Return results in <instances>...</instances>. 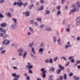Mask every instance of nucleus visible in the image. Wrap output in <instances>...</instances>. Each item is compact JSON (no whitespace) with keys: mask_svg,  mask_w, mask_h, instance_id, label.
<instances>
[{"mask_svg":"<svg viewBox=\"0 0 80 80\" xmlns=\"http://www.w3.org/2000/svg\"><path fill=\"white\" fill-rule=\"evenodd\" d=\"M28 65H27L26 66L27 69H29V73H33V72L30 69H32L33 68V65H30V62L28 63Z\"/></svg>","mask_w":80,"mask_h":80,"instance_id":"f257e3e1","label":"nucleus"},{"mask_svg":"<svg viewBox=\"0 0 80 80\" xmlns=\"http://www.w3.org/2000/svg\"><path fill=\"white\" fill-rule=\"evenodd\" d=\"M40 71L43 72L41 74V75L42 76L43 78H45V77H46V74H45L46 71L45 70V68H41Z\"/></svg>","mask_w":80,"mask_h":80,"instance_id":"f03ea898","label":"nucleus"},{"mask_svg":"<svg viewBox=\"0 0 80 80\" xmlns=\"http://www.w3.org/2000/svg\"><path fill=\"white\" fill-rule=\"evenodd\" d=\"M10 43V41L8 40L5 39L2 42V44L5 45H8Z\"/></svg>","mask_w":80,"mask_h":80,"instance_id":"7ed1b4c3","label":"nucleus"},{"mask_svg":"<svg viewBox=\"0 0 80 80\" xmlns=\"http://www.w3.org/2000/svg\"><path fill=\"white\" fill-rule=\"evenodd\" d=\"M45 30L46 31H48V32H50L52 30V28L50 27H47L45 28Z\"/></svg>","mask_w":80,"mask_h":80,"instance_id":"20e7f679","label":"nucleus"},{"mask_svg":"<svg viewBox=\"0 0 80 80\" xmlns=\"http://www.w3.org/2000/svg\"><path fill=\"white\" fill-rule=\"evenodd\" d=\"M30 11H27V12H25V16L26 17H28L30 16Z\"/></svg>","mask_w":80,"mask_h":80,"instance_id":"39448f33","label":"nucleus"},{"mask_svg":"<svg viewBox=\"0 0 80 80\" xmlns=\"http://www.w3.org/2000/svg\"><path fill=\"white\" fill-rule=\"evenodd\" d=\"M27 51H26L24 52L23 55V59L25 58L26 57V56H27Z\"/></svg>","mask_w":80,"mask_h":80,"instance_id":"423d86ee","label":"nucleus"},{"mask_svg":"<svg viewBox=\"0 0 80 80\" xmlns=\"http://www.w3.org/2000/svg\"><path fill=\"white\" fill-rule=\"evenodd\" d=\"M21 76L20 75H18L16 76V78H14L13 79V80H18V78H20Z\"/></svg>","mask_w":80,"mask_h":80,"instance_id":"0eeeda50","label":"nucleus"},{"mask_svg":"<svg viewBox=\"0 0 80 80\" xmlns=\"http://www.w3.org/2000/svg\"><path fill=\"white\" fill-rule=\"evenodd\" d=\"M76 7H78V8H80V1H78L76 3Z\"/></svg>","mask_w":80,"mask_h":80,"instance_id":"6e6552de","label":"nucleus"},{"mask_svg":"<svg viewBox=\"0 0 80 80\" xmlns=\"http://www.w3.org/2000/svg\"><path fill=\"white\" fill-rule=\"evenodd\" d=\"M61 60H63L64 61H67V58H66L64 56H62L61 58Z\"/></svg>","mask_w":80,"mask_h":80,"instance_id":"1a4fd4ad","label":"nucleus"},{"mask_svg":"<svg viewBox=\"0 0 80 80\" xmlns=\"http://www.w3.org/2000/svg\"><path fill=\"white\" fill-rule=\"evenodd\" d=\"M15 24H12L10 26V27L11 28H12L13 30H15Z\"/></svg>","mask_w":80,"mask_h":80,"instance_id":"9d476101","label":"nucleus"},{"mask_svg":"<svg viewBox=\"0 0 80 80\" xmlns=\"http://www.w3.org/2000/svg\"><path fill=\"white\" fill-rule=\"evenodd\" d=\"M17 5L19 7H21L23 5V2H17Z\"/></svg>","mask_w":80,"mask_h":80,"instance_id":"9b49d317","label":"nucleus"},{"mask_svg":"<svg viewBox=\"0 0 80 80\" xmlns=\"http://www.w3.org/2000/svg\"><path fill=\"white\" fill-rule=\"evenodd\" d=\"M59 67L61 69V70H63L64 69H65V67H63L61 65H59Z\"/></svg>","mask_w":80,"mask_h":80,"instance_id":"f8f14e48","label":"nucleus"},{"mask_svg":"<svg viewBox=\"0 0 80 80\" xmlns=\"http://www.w3.org/2000/svg\"><path fill=\"white\" fill-rule=\"evenodd\" d=\"M52 38L53 40V42L55 43L57 42V37H53Z\"/></svg>","mask_w":80,"mask_h":80,"instance_id":"ddd939ff","label":"nucleus"},{"mask_svg":"<svg viewBox=\"0 0 80 80\" xmlns=\"http://www.w3.org/2000/svg\"><path fill=\"white\" fill-rule=\"evenodd\" d=\"M12 20L13 22H14L15 24L17 23V19L15 18H12Z\"/></svg>","mask_w":80,"mask_h":80,"instance_id":"4468645a","label":"nucleus"},{"mask_svg":"<svg viewBox=\"0 0 80 80\" xmlns=\"http://www.w3.org/2000/svg\"><path fill=\"white\" fill-rule=\"evenodd\" d=\"M73 78L74 80H79V77H77L76 76H74L73 77Z\"/></svg>","mask_w":80,"mask_h":80,"instance_id":"2eb2a0df","label":"nucleus"},{"mask_svg":"<svg viewBox=\"0 0 80 80\" xmlns=\"http://www.w3.org/2000/svg\"><path fill=\"white\" fill-rule=\"evenodd\" d=\"M43 48H40L38 50V52L40 53L41 52H43Z\"/></svg>","mask_w":80,"mask_h":80,"instance_id":"dca6fc26","label":"nucleus"},{"mask_svg":"<svg viewBox=\"0 0 80 80\" xmlns=\"http://www.w3.org/2000/svg\"><path fill=\"white\" fill-rule=\"evenodd\" d=\"M7 25V24L5 23H3L1 24V26L2 27H5Z\"/></svg>","mask_w":80,"mask_h":80,"instance_id":"f3484780","label":"nucleus"},{"mask_svg":"<svg viewBox=\"0 0 80 80\" xmlns=\"http://www.w3.org/2000/svg\"><path fill=\"white\" fill-rule=\"evenodd\" d=\"M29 30L31 32H33V29L32 28V27H29Z\"/></svg>","mask_w":80,"mask_h":80,"instance_id":"a211bd4d","label":"nucleus"},{"mask_svg":"<svg viewBox=\"0 0 80 80\" xmlns=\"http://www.w3.org/2000/svg\"><path fill=\"white\" fill-rule=\"evenodd\" d=\"M50 12L49 10H46V11H45V15H48V14H50Z\"/></svg>","mask_w":80,"mask_h":80,"instance_id":"6ab92c4d","label":"nucleus"},{"mask_svg":"<svg viewBox=\"0 0 80 80\" xmlns=\"http://www.w3.org/2000/svg\"><path fill=\"white\" fill-rule=\"evenodd\" d=\"M18 52H20L21 53H23V49L22 48L18 50Z\"/></svg>","mask_w":80,"mask_h":80,"instance_id":"aec40b11","label":"nucleus"},{"mask_svg":"<svg viewBox=\"0 0 80 80\" xmlns=\"http://www.w3.org/2000/svg\"><path fill=\"white\" fill-rule=\"evenodd\" d=\"M34 7V4H32L31 5H30L29 6L28 8H29V9H32V7Z\"/></svg>","mask_w":80,"mask_h":80,"instance_id":"412c9836","label":"nucleus"},{"mask_svg":"<svg viewBox=\"0 0 80 80\" xmlns=\"http://www.w3.org/2000/svg\"><path fill=\"white\" fill-rule=\"evenodd\" d=\"M31 51L33 53V54H35V49H34V48H32L31 49Z\"/></svg>","mask_w":80,"mask_h":80,"instance_id":"4be33fe9","label":"nucleus"},{"mask_svg":"<svg viewBox=\"0 0 80 80\" xmlns=\"http://www.w3.org/2000/svg\"><path fill=\"white\" fill-rule=\"evenodd\" d=\"M61 14V12L60 11H58L57 12V17H59V15Z\"/></svg>","mask_w":80,"mask_h":80,"instance_id":"5701e85b","label":"nucleus"},{"mask_svg":"<svg viewBox=\"0 0 80 80\" xmlns=\"http://www.w3.org/2000/svg\"><path fill=\"white\" fill-rule=\"evenodd\" d=\"M75 10L74 9H72L70 11V14L72 15V14H73L74 12H75Z\"/></svg>","mask_w":80,"mask_h":80,"instance_id":"b1692460","label":"nucleus"},{"mask_svg":"<svg viewBox=\"0 0 80 80\" xmlns=\"http://www.w3.org/2000/svg\"><path fill=\"white\" fill-rule=\"evenodd\" d=\"M68 47H70V45H66L65 47V48L66 49H68Z\"/></svg>","mask_w":80,"mask_h":80,"instance_id":"393cba45","label":"nucleus"},{"mask_svg":"<svg viewBox=\"0 0 80 80\" xmlns=\"http://www.w3.org/2000/svg\"><path fill=\"white\" fill-rule=\"evenodd\" d=\"M76 25H80V21L76 20Z\"/></svg>","mask_w":80,"mask_h":80,"instance_id":"a878e982","label":"nucleus"},{"mask_svg":"<svg viewBox=\"0 0 80 80\" xmlns=\"http://www.w3.org/2000/svg\"><path fill=\"white\" fill-rule=\"evenodd\" d=\"M67 75L66 74H65L64 75V80H67Z\"/></svg>","mask_w":80,"mask_h":80,"instance_id":"bb28decb","label":"nucleus"},{"mask_svg":"<svg viewBox=\"0 0 80 80\" xmlns=\"http://www.w3.org/2000/svg\"><path fill=\"white\" fill-rule=\"evenodd\" d=\"M58 44L59 45H62V43H61V42H60V39H59L58 40Z\"/></svg>","mask_w":80,"mask_h":80,"instance_id":"cd10ccee","label":"nucleus"},{"mask_svg":"<svg viewBox=\"0 0 80 80\" xmlns=\"http://www.w3.org/2000/svg\"><path fill=\"white\" fill-rule=\"evenodd\" d=\"M33 44H34V42H32L31 43L29 44V45L30 47H32L33 45Z\"/></svg>","mask_w":80,"mask_h":80,"instance_id":"c85d7f7f","label":"nucleus"},{"mask_svg":"<svg viewBox=\"0 0 80 80\" xmlns=\"http://www.w3.org/2000/svg\"><path fill=\"white\" fill-rule=\"evenodd\" d=\"M74 58V57L73 56H71L70 57L68 58V60H72L73 59V58Z\"/></svg>","mask_w":80,"mask_h":80,"instance_id":"c756f323","label":"nucleus"},{"mask_svg":"<svg viewBox=\"0 0 80 80\" xmlns=\"http://www.w3.org/2000/svg\"><path fill=\"white\" fill-rule=\"evenodd\" d=\"M61 72V69H58L57 70V73L58 74H60Z\"/></svg>","mask_w":80,"mask_h":80,"instance_id":"7c9ffc66","label":"nucleus"},{"mask_svg":"<svg viewBox=\"0 0 80 80\" xmlns=\"http://www.w3.org/2000/svg\"><path fill=\"white\" fill-rule=\"evenodd\" d=\"M6 52V51L5 50H4L1 51V53L2 54H5V52Z\"/></svg>","mask_w":80,"mask_h":80,"instance_id":"2f4dec72","label":"nucleus"},{"mask_svg":"<svg viewBox=\"0 0 80 80\" xmlns=\"http://www.w3.org/2000/svg\"><path fill=\"white\" fill-rule=\"evenodd\" d=\"M71 7H72V8L73 9V10H74L75 9V8H76L75 7V5L74 4L72 5V6H71Z\"/></svg>","mask_w":80,"mask_h":80,"instance_id":"473e14b6","label":"nucleus"},{"mask_svg":"<svg viewBox=\"0 0 80 80\" xmlns=\"http://www.w3.org/2000/svg\"><path fill=\"white\" fill-rule=\"evenodd\" d=\"M44 45H45V44H44L43 42H42L40 45V47H43L44 46Z\"/></svg>","mask_w":80,"mask_h":80,"instance_id":"72a5a7b5","label":"nucleus"},{"mask_svg":"<svg viewBox=\"0 0 80 80\" xmlns=\"http://www.w3.org/2000/svg\"><path fill=\"white\" fill-rule=\"evenodd\" d=\"M43 10V6H42L41 7L39 10L41 11V10Z\"/></svg>","mask_w":80,"mask_h":80,"instance_id":"f704fd0d","label":"nucleus"},{"mask_svg":"<svg viewBox=\"0 0 80 80\" xmlns=\"http://www.w3.org/2000/svg\"><path fill=\"white\" fill-rule=\"evenodd\" d=\"M44 27H45L44 24H41L40 25V27L41 28H43Z\"/></svg>","mask_w":80,"mask_h":80,"instance_id":"c9c22d12","label":"nucleus"},{"mask_svg":"<svg viewBox=\"0 0 80 80\" xmlns=\"http://www.w3.org/2000/svg\"><path fill=\"white\" fill-rule=\"evenodd\" d=\"M38 22H41L42 21V19L41 18H38L37 19Z\"/></svg>","mask_w":80,"mask_h":80,"instance_id":"e433bc0d","label":"nucleus"},{"mask_svg":"<svg viewBox=\"0 0 80 80\" xmlns=\"http://www.w3.org/2000/svg\"><path fill=\"white\" fill-rule=\"evenodd\" d=\"M49 62H50L51 63H53V60L52 59V58H50L49 61Z\"/></svg>","mask_w":80,"mask_h":80,"instance_id":"4c0bfd02","label":"nucleus"},{"mask_svg":"<svg viewBox=\"0 0 80 80\" xmlns=\"http://www.w3.org/2000/svg\"><path fill=\"white\" fill-rule=\"evenodd\" d=\"M12 76L14 77H16L17 74L16 73H13L12 74Z\"/></svg>","mask_w":80,"mask_h":80,"instance_id":"58836bf2","label":"nucleus"},{"mask_svg":"<svg viewBox=\"0 0 80 80\" xmlns=\"http://www.w3.org/2000/svg\"><path fill=\"white\" fill-rule=\"evenodd\" d=\"M35 27H38V24L37 22H35Z\"/></svg>","mask_w":80,"mask_h":80,"instance_id":"ea45409f","label":"nucleus"},{"mask_svg":"<svg viewBox=\"0 0 80 80\" xmlns=\"http://www.w3.org/2000/svg\"><path fill=\"white\" fill-rule=\"evenodd\" d=\"M9 17H11V13L10 12H8L7 13Z\"/></svg>","mask_w":80,"mask_h":80,"instance_id":"a19ab883","label":"nucleus"},{"mask_svg":"<svg viewBox=\"0 0 80 80\" xmlns=\"http://www.w3.org/2000/svg\"><path fill=\"white\" fill-rule=\"evenodd\" d=\"M4 34L5 35V36H3V38H7V37H8V35H6V34Z\"/></svg>","mask_w":80,"mask_h":80,"instance_id":"79ce46f5","label":"nucleus"},{"mask_svg":"<svg viewBox=\"0 0 80 80\" xmlns=\"http://www.w3.org/2000/svg\"><path fill=\"white\" fill-rule=\"evenodd\" d=\"M58 59V57L56 56L55 58H54V62H56L57 59Z\"/></svg>","mask_w":80,"mask_h":80,"instance_id":"37998d69","label":"nucleus"},{"mask_svg":"<svg viewBox=\"0 0 80 80\" xmlns=\"http://www.w3.org/2000/svg\"><path fill=\"white\" fill-rule=\"evenodd\" d=\"M45 63H49V61H48V59H46L45 60Z\"/></svg>","mask_w":80,"mask_h":80,"instance_id":"c03bdc74","label":"nucleus"},{"mask_svg":"<svg viewBox=\"0 0 80 80\" xmlns=\"http://www.w3.org/2000/svg\"><path fill=\"white\" fill-rule=\"evenodd\" d=\"M74 10L75 12H78V11L79 10V9H78V8H75L74 9Z\"/></svg>","mask_w":80,"mask_h":80,"instance_id":"a18cd8bd","label":"nucleus"},{"mask_svg":"<svg viewBox=\"0 0 80 80\" xmlns=\"http://www.w3.org/2000/svg\"><path fill=\"white\" fill-rule=\"evenodd\" d=\"M61 8V7H60V6H57L56 7V8L57 10H60Z\"/></svg>","mask_w":80,"mask_h":80,"instance_id":"49530a36","label":"nucleus"},{"mask_svg":"<svg viewBox=\"0 0 80 80\" xmlns=\"http://www.w3.org/2000/svg\"><path fill=\"white\" fill-rule=\"evenodd\" d=\"M2 32H3V33H4V34H5V33H6V32H7V31L2 29Z\"/></svg>","mask_w":80,"mask_h":80,"instance_id":"de8ad7c7","label":"nucleus"},{"mask_svg":"<svg viewBox=\"0 0 80 80\" xmlns=\"http://www.w3.org/2000/svg\"><path fill=\"white\" fill-rule=\"evenodd\" d=\"M28 2H26V3H25L23 4L24 7H26V6H27V5H28Z\"/></svg>","mask_w":80,"mask_h":80,"instance_id":"09e8293b","label":"nucleus"},{"mask_svg":"<svg viewBox=\"0 0 80 80\" xmlns=\"http://www.w3.org/2000/svg\"><path fill=\"white\" fill-rule=\"evenodd\" d=\"M66 31L67 32H69L70 31V28H68L66 29Z\"/></svg>","mask_w":80,"mask_h":80,"instance_id":"8fccbe9b","label":"nucleus"},{"mask_svg":"<svg viewBox=\"0 0 80 80\" xmlns=\"http://www.w3.org/2000/svg\"><path fill=\"white\" fill-rule=\"evenodd\" d=\"M77 20L80 21V16L78 17L77 19H76Z\"/></svg>","mask_w":80,"mask_h":80,"instance_id":"3c124183","label":"nucleus"},{"mask_svg":"<svg viewBox=\"0 0 80 80\" xmlns=\"http://www.w3.org/2000/svg\"><path fill=\"white\" fill-rule=\"evenodd\" d=\"M32 33L30 32H28L27 33V35L29 36Z\"/></svg>","mask_w":80,"mask_h":80,"instance_id":"603ef678","label":"nucleus"},{"mask_svg":"<svg viewBox=\"0 0 80 80\" xmlns=\"http://www.w3.org/2000/svg\"><path fill=\"white\" fill-rule=\"evenodd\" d=\"M15 44L14 43H12L11 45V47H13V46H15Z\"/></svg>","mask_w":80,"mask_h":80,"instance_id":"864d4df0","label":"nucleus"},{"mask_svg":"<svg viewBox=\"0 0 80 80\" xmlns=\"http://www.w3.org/2000/svg\"><path fill=\"white\" fill-rule=\"evenodd\" d=\"M30 22H31V24H33L34 21H33V20H31Z\"/></svg>","mask_w":80,"mask_h":80,"instance_id":"5fc2aeb1","label":"nucleus"},{"mask_svg":"<svg viewBox=\"0 0 80 80\" xmlns=\"http://www.w3.org/2000/svg\"><path fill=\"white\" fill-rule=\"evenodd\" d=\"M0 37H3V34L2 33H0Z\"/></svg>","mask_w":80,"mask_h":80,"instance_id":"6e6d98bb","label":"nucleus"},{"mask_svg":"<svg viewBox=\"0 0 80 80\" xmlns=\"http://www.w3.org/2000/svg\"><path fill=\"white\" fill-rule=\"evenodd\" d=\"M26 79H27V80H30V77L29 76H28L26 78Z\"/></svg>","mask_w":80,"mask_h":80,"instance_id":"4d7b16f0","label":"nucleus"},{"mask_svg":"<svg viewBox=\"0 0 80 80\" xmlns=\"http://www.w3.org/2000/svg\"><path fill=\"white\" fill-rule=\"evenodd\" d=\"M71 62L72 63H74L75 62V59H72L71 61Z\"/></svg>","mask_w":80,"mask_h":80,"instance_id":"13d9d810","label":"nucleus"},{"mask_svg":"<svg viewBox=\"0 0 80 80\" xmlns=\"http://www.w3.org/2000/svg\"><path fill=\"white\" fill-rule=\"evenodd\" d=\"M73 74L72 73H70L69 75V77H72L73 76Z\"/></svg>","mask_w":80,"mask_h":80,"instance_id":"bf43d9fd","label":"nucleus"},{"mask_svg":"<svg viewBox=\"0 0 80 80\" xmlns=\"http://www.w3.org/2000/svg\"><path fill=\"white\" fill-rule=\"evenodd\" d=\"M40 2L41 3H42V4H43L44 3V0H41Z\"/></svg>","mask_w":80,"mask_h":80,"instance_id":"052dcab7","label":"nucleus"},{"mask_svg":"<svg viewBox=\"0 0 80 80\" xmlns=\"http://www.w3.org/2000/svg\"><path fill=\"white\" fill-rule=\"evenodd\" d=\"M4 0H1L0 1V3H4Z\"/></svg>","mask_w":80,"mask_h":80,"instance_id":"680f3d73","label":"nucleus"},{"mask_svg":"<svg viewBox=\"0 0 80 80\" xmlns=\"http://www.w3.org/2000/svg\"><path fill=\"white\" fill-rule=\"evenodd\" d=\"M65 0H62V4H63L64 3V2H65Z\"/></svg>","mask_w":80,"mask_h":80,"instance_id":"e2e57ef3","label":"nucleus"},{"mask_svg":"<svg viewBox=\"0 0 80 80\" xmlns=\"http://www.w3.org/2000/svg\"><path fill=\"white\" fill-rule=\"evenodd\" d=\"M51 70H52V72H54V70H55V68H51Z\"/></svg>","mask_w":80,"mask_h":80,"instance_id":"0e129e2a","label":"nucleus"},{"mask_svg":"<svg viewBox=\"0 0 80 80\" xmlns=\"http://www.w3.org/2000/svg\"><path fill=\"white\" fill-rule=\"evenodd\" d=\"M77 40H80V37H78L77 38Z\"/></svg>","mask_w":80,"mask_h":80,"instance_id":"69168bd1","label":"nucleus"},{"mask_svg":"<svg viewBox=\"0 0 80 80\" xmlns=\"http://www.w3.org/2000/svg\"><path fill=\"white\" fill-rule=\"evenodd\" d=\"M12 60H16V58H12Z\"/></svg>","mask_w":80,"mask_h":80,"instance_id":"338daca9","label":"nucleus"},{"mask_svg":"<svg viewBox=\"0 0 80 80\" xmlns=\"http://www.w3.org/2000/svg\"><path fill=\"white\" fill-rule=\"evenodd\" d=\"M77 64H78V63H80V61H77Z\"/></svg>","mask_w":80,"mask_h":80,"instance_id":"774afa93","label":"nucleus"}]
</instances>
